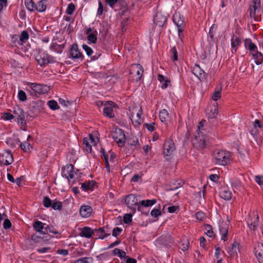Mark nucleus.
<instances>
[{
    "label": "nucleus",
    "mask_w": 263,
    "mask_h": 263,
    "mask_svg": "<svg viewBox=\"0 0 263 263\" xmlns=\"http://www.w3.org/2000/svg\"><path fill=\"white\" fill-rule=\"evenodd\" d=\"M215 163L218 165H226L230 160V154L229 152L218 151L214 153Z\"/></svg>",
    "instance_id": "nucleus-1"
},
{
    "label": "nucleus",
    "mask_w": 263,
    "mask_h": 263,
    "mask_svg": "<svg viewBox=\"0 0 263 263\" xmlns=\"http://www.w3.org/2000/svg\"><path fill=\"white\" fill-rule=\"evenodd\" d=\"M125 203L133 213L136 212V206L138 207V210L141 211L140 201L138 200L137 197L134 194H130L126 196L125 198Z\"/></svg>",
    "instance_id": "nucleus-2"
},
{
    "label": "nucleus",
    "mask_w": 263,
    "mask_h": 263,
    "mask_svg": "<svg viewBox=\"0 0 263 263\" xmlns=\"http://www.w3.org/2000/svg\"><path fill=\"white\" fill-rule=\"evenodd\" d=\"M253 7L250 8V15L254 18L255 22L260 21L261 20L260 0H253Z\"/></svg>",
    "instance_id": "nucleus-3"
},
{
    "label": "nucleus",
    "mask_w": 263,
    "mask_h": 263,
    "mask_svg": "<svg viewBox=\"0 0 263 263\" xmlns=\"http://www.w3.org/2000/svg\"><path fill=\"white\" fill-rule=\"evenodd\" d=\"M194 147L198 149H202L205 145V136L202 132L196 131L194 138L192 140Z\"/></svg>",
    "instance_id": "nucleus-4"
},
{
    "label": "nucleus",
    "mask_w": 263,
    "mask_h": 263,
    "mask_svg": "<svg viewBox=\"0 0 263 263\" xmlns=\"http://www.w3.org/2000/svg\"><path fill=\"white\" fill-rule=\"evenodd\" d=\"M112 137L117 143L120 145L124 144L125 140V136L124 132L120 128H115L112 130Z\"/></svg>",
    "instance_id": "nucleus-5"
},
{
    "label": "nucleus",
    "mask_w": 263,
    "mask_h": 263,
    "mask_svg": "<svg viewBox=\"0 0 263 263\" xmlns=\"http://www.w3.org/2000/svg\"><path fill=\"white\" fill-rule=\"evenodd\" d=\"M173 20L178 27V34L179 37H181L185 25L183 17L179 13H176L173 15Z\"/></svg>",
    "instance_id": "nucleus-6"
},
{
    "label": "nucleus",
    "mask_w": 263,
    "mask_h": 263,
    "mask_svg": "<svg viewBox=\"0 0 263 263\" xmlns=\"http://www.w3.org/2000/svg\"><path fill=\"white\" fill-rule=\"evenodd\" d=\"M141 107H140L138 109L136 107L133 109V111L130 115V118L131 121L136 126L140 125L142 122V120L141 118Z\"/></svg>",
    "instance_id": "nucleus-7"
},
{
    "label": "nucleus",
    "mask_w": 263,
    "mask_h": 263,
    "mask_svg": "<svg viewBox=\"0 0 263 263\" xmlns=\"http://www.w3.org/2000/svg\"><path fill=\"white\" fill-rule=\"evenodd\" d=\"M229 223V220L228 218L226 221L223 220L222 221H220L219 222V231L221 234V239L224 241H226L227 240Z\"/></svg>",
    "instance_id": "nucleus-8"
},
{
    "label": "nucleus",
    "mask_w": 263,
    "mask_h": 263,
    "mask_svg": "<svg viewBox=\"0 0 263 263\" xmlns=\"http://www.w3.org/2000/svg\"><path fill=\"white\" fill-rule=\"evenodd\" d=\"M36 60L41 66L54 62L53 57L45 53H43L36 56Z\"/></svg>",
    "instance_id": "nucleus-9"
},
{
    "label": "nucleus",
    "mask_w": 263,
    "mask_h": 263,
    "mask_svg": "<svg viewBox=\"0 0 263 263\" xmlns=\"http://www.w3.org/2000/svg\"><path fill=\"white\" fill-rule=\"evenodd\" d=\"M163 154L165 156H171L175 149L174 141L172 139L167 140L163 145Z\"/></svg>",
    "instance_id": "nucleus-10"
},
{
    "label": "nucleus",
    "mask_w": 263,
    "mask_h": 263,
    "mask_svg": "<svg viewBox=\"0 0 263 263\" xmlns=\"http://www.w3.org/2000/svg\"><path fill=\"white\" fill-rule=\"evenodd\" d=\"M14 114V117L17 118V122L22 126H25L26 125V120L25 119V114L23 110L19 107H17L14 108L13 111Z\"/></svg>",
    "instance_id": "nucleus-11"
},
{
    "label": "nucleus",
    "mask_w": 263,
    "mask_h": 263,
    "mask_svg": "<svg viewBox=\"0 0 263 263\" xmlns=\"http://www.w3.org/2000/svg\"><path fill=\"white\" fill-rule=\"evenodd\" d=\"M259 217L258 215L253 213V215L250 216V218L248 220V225L251 230L255 231L258 227Z\"/></svg>",
    "instance_id": "nucleus-12"
},
{
    "label": "nucleus",
    "mask_w": 263,
    "mask_h": 263,
    "mask_svg": "<svg viewBox=\"0 0 263 263\" xmlns=\"http://www.w3.org/2000/svg\"><path fill=\"white\" fill-rule=\"evenodd\" d=\"M104 105L105 107L103 110L104 115L110 118L114 117L115 115L111 106H115L116 104L112 101H106Z\"/></svg>",
    "instance_id": "nucleus-13"
},
{
    "label": "nucleus",
    "mask_w": 263,
    "mask_h": 263,
    "mask_svg": "<svg viewBox=\"0 0 263 263\" xmlns=\"http://www.w3.org/2000/svg\"><path fill=\"white\" fill-rule=\"evenodd\" d=\"M240 252L239 250V243L236 241H235L229 248L228 250V253L229 254L228 257L231 258H234L235 257H238V253Z\"/></svg>",
    "instance_id": "nucleus-14"
},
{
    "label": "nucleus",
    "mask_w": 263,
    "mask_h": 263,
    "mask_svg": "<svg viewBox=\"0 0 263 263\" xmlns=\"http://www.w3.org/2000/svg\"><path fill=\"white\" fill-rule=\"evenodd\" d=\"M31 88L35 92L39 94H44L47 93L49 90V87L46 85H42L36 83H32Z\"/></svg>",
    "instance_id": "nucleus-15"
},
{
    "label": "nucleus",
    "mask_w": 263,
    "mask_h": 263,
    "mask_svg": "<svg viewBox=\"0 0 263 263\" xmlns=\"http://www.w3.org/2000/svg\"><path fill=\"white\" fill-rule=\"evenodd\" d=\"M254 254L259 263H263V244L258 243L254 247Z\"/></svg>",
    "instance_id": "nucleus-16"
},
{
    "label": "nucleus",
    "mask_w": 263,
    "mask_h": 263,
    "mask_svg": "<svg viewBox=\"0 0 263 263\" xmlns=\"http://www.w3.org/2000/svg\"><path fill=\"white\" fill-rule=\"evenodd\" d=\"M62 174L65 176L68 180L72 179L73 178V166L72 164H68L63 167L62 170Z\"/></svg>",
    "instance_id": "nucleus-17"
},
{
    "label": "nucleus",
    "mask_w": 263,
    "mask_h": 263,
    "mask_svg": "<svg viewBox=\"0 0 263 263\" xmlns=\"http://www.w3.org/2000/svg\"><path fill=\"white\" fill-rule=\"evenodd\" d=\"M70 58L72 59H83V55L79 50L78 45L74 44L72 45L70 51Z\"/></svg>",
    "instance_id": "nucleus-18"
},
{
    "label": "nucleus",
    "mask_w": 263,
    "mask_h": 263,
    "mask_svg": "<svg viewBox=\"0 0 263 263\" xmlns=\"http://www.w3.org/2000/svg\"><path fill=\"white\" fill-rule=\"evenodd\" d=\"M192 72L200 80H202L205 77L204 71L201 69L199 65H195L193 67L192 69Z\"/></svg>",
    "instance_id": "nucleus-19"
},
{
    "label": "nucleus",
    "mask_w": 263,
    "mask_h": 263,
    "mask_svg": "<svg viewBox=\"0 0 263 263\" xmlns=\"http://www.w3.org/2000/svg\"><path fill=\"white\" fill-rule=\"evenodd\" d=\"M143 72L142 67L140 64H137L132 65L130 69V74H134L136 73L138 76L137 80H140L142 76V73Z\"/></svg>",
    "instance_id": "nucleus-20"
},
{
    "label": "nucleus",
    "mask_w": 263,
    "mask_h": 263,
    "mask_svg": "<svg viewBox=\"0 0 263 263\" xmlns=\"http://www.w3.org/2000/svg\"><path fill=\"white\" fill-rule=\"evenodd\" d=\"M220 197L222 199L229 200H230L232 196V192L227 187H224L221 189L219 194Z\"/></svg>",
    "instance_id": "nucleus-21"
},
{
    "label": "nucleus",
    "mask_w": 263,
    "mask_h": 263,
    "mask_svg": "<svg viewBox=\"0 0 263 263\" xmlns=\"http://www.w3.org/2000/svg\"><path fill=\"white\" fill-rule=\"evenodd\" d=\"M158 241L159 243L166 246H169L170 244L174 242L173 239L171 237V235L168 234L162 235L158 239Z\"/></svg>",
    "instance_id": "nucleus-22"
},
{
    "label": "nucleus",
    "mask_w": 263,
    "mask_h": 263,
    "mask_svg": "<svg viewBox=\"0 0 263 263\" xmlns=\"http://www.w3.org/2000/svg\"><path fill=\"white\" fill-rule=\"evenodd\" d=\"M49 239L48 235H40V233L39 234H34L31 236V240L35 243L44 242Z\"/></svg>",
    "instance_id": "nucleus-23"
},
{
    "label": "nucleus",
    "mask_w": 263,
    "mask_h": 263,
    "mask_svg": "<svg viewBox=\"0 0 263 263\" xmlns=\"http://www.w3.org/2000/svg\"><path fill=\"white\" fill-rule=\"evenodd\" d=\"M166 21L165 16L161 13H157L154 18V23L159 27H162Z\"/></svg>",
    "instance_id": "nucleus-24"
},
{
    "label": "nucleus",
    "mask_w": 263,
    "mask_h": 263,
    "mask_svg": "<svg viewBox=\"0 0 263 263\" xmlns=\"http://www.w3.org/2000/svg\"><path fill=\"white\" fill-rule=\"evenodd\" d=\"M92 212V208L89 205H82L80 209V214L83 217H88Z\"/></svg>",
    "instance_id": "nucleus-25"
},
{
    "label": "nucleus",
    "mask_w": 263,
    "mask_h": 263,
    "mask_svg": "<svg viewBox=\"0 0 263 263\" xmlns=\"http://www.w3.org/2000/svg\"><path fill=\"white\" fill-rule=\"evenodd\" d=\"M2 157L4 159H5V164L6 165L11 164L13 161L12 154L9 151H5L2 154Z\"/></svg>",
    "instance_id": "nucleus-26"
},
{
    "label": "nucleus",
    "mask_w": 263,
    "mask_h": 263,
    "mask_svg": "<svg viewBox=\"0 0 263 263\" xmlns=\"http://www.w3.org/2000/svg\"><path fill=\"white\" fill-rule=\"evenodd\" d=\"M241 43V40L237 36H233L231 39V46L232 47V52H235L236 51L237 47Z\"/></svg>",
    "instance_id": "nucleus-27"
},
{
    "label": "nucleus",
    "mask_w": 263,
    "mask_h": 263,
    "mask_svg": "<svg viewBox=\"0 0 263 263\" xmlns=\"http://www.w3.org/2000/svg\"><path fill=\"white\" fill-rule=\"evenodd\" d=\"M245 46L252 52H256V46L251 41L250 39H246L245 41Z\"/></svg>",
    "instance_id": "nucleus-28"
},
{
    "label": "nucleus",
    "mask_w": 263,
    "mask_h": 263,
    "mask_svg": "<svg viewBox=\"0 0 263 263\" xmlns=\"http://www.w3.org/2000/svg\"><path fill=\"white\" fill-rule=\"evenodd\" d=\"M44 225L45 224L42 222L41 221H36L33 223V227L35 230L36 232H39L40 235H44V231L43 230H44L45 229Z\"/></svg>",
    "instance_id": "nucleus-29"
},
{
    "label": "nucleus",
    "mask_w": 263,
    "mask_h": 263,
    "mask_svg": "<svg viewBox=\"0 0 263 263\" xmlns=\"http://www.w3.org/2000/svg\"><path fill=\"white\" fill-rule=\"evenodd\" d=\"M93 233H96V236H98L99 238L104 239L105 237L108 236L110 234L105 233V228H101L98 229H95Z\"/></svg>",
    "instance_id": "nucleus-30"
},
{
    "label": "nucleus",
    "mask_w": 263,
    "mask_h": 263,
    "mask_svg": "<svg viewBox=\"0 0 263 263\" xmlns=\"http://www.w3.org/2000/svg\"><path fill=\"white\" fill-rule=\"evenodd\" d=\"M92 234H93V231L91 228L89 227H84L83 228L80 235L83 237L90 238L92 236Z\"/></svg>",
    "instance_id": "nucleus-31"
},
{
    "label": "nucleus",
    "mask_w": 263,
    "mask_h": 263,
    "mask_svg": "<svg viewBox=\"0 0 263 263\" xmlns=\"http://www.w3.org/2000/svg\"><path fill=\"white\" fill-rule=\"evenodd\" d=\"M252 54L257 65H259L262 63L263 61V55L261 52H258L256 50V52H252Z\"/></svg>",
    "instance_id": "nucleus-32"
},
{
    "label": "nucleus",
    "mask_w": 263,
    "mask_h": 263,
    "mask_svg": "<svg viewBox=\"0 0 263 263\" xmlns=\"http://www.w3.org/2000/svg\"><path fill=\"white\" fill-rule=\"evenodd\" d=\"M159 118L161 121L163 122L168 121L170 118L167 111L165 109L161 110L159 113Z\"/></svg>",
    "instance_id": "nucleus-33"
},
{
    "label": "nucleus",
    "mask_w": 263,
    "mask_h": 263,
    "mask_svg": "<svg viewBox=\"0 0 263 263\" xmlns=\"http://www.w3.org/2000/svg\"><path fill=\"white\" fill-rule=\"evenodd\" d=\"M46 2V0H42L39 1L37 5L35 6V9L41 12L45 11L46 9V5H45Z\"/></svg>",
    "instance_id": "nucleus-34"
},
{
    "label": "nucleus",
    "mask_w": 263,
    "mask_h": 263,
    "mask_svg": "<svg viewBox=\"0 0 263 263\" xmlns=\"http://www.w3.org/2000/svg\"><path fill=\"white\" fill-rule=\"evenodd\" d=\"M25 5L30 11H33L35 9V4L32 0H25Z\"/></svg>",
    "instance_id": "nucleus-35"
},
{
    "label": "nucleus",
    "mask_w": 263,
    "mask_h": 263,
    "mask_svg": "<svg viewBox=\"0 0 263 263\" xmlns=\"http://www.w3.org/2000/svg\"><path fill=\"white\" fill-rule=\"evenodd\" d=\"M222 90V87L220 86L217 88L212 96V99L214 101H217L221 97V92Z\"/></svg>",
    "instance_id": "nucleus-36"
},
{
    "label": "nucleus",
    "mask_w": 263,
    "mask_h": 263,
    "mask_svg": "<svg viewBox=\"0 0 263 263\" xmlns=\"http://www.w3.org/2000/svg\"><path fill=\"white\" fill-rule=\"evenodd\" d=\"M97 31L96 30H95L92 33H91L90 34H88L87 35V39L89 41V42L92 43L93 44H95L97 42Z\"/></svg>",
    "instance_id": "nucleus-37"
},
{
    "label": "nucleus",
    "mask_w": 263,
    "mask_h": 263,
    "mask_svg": "<svg viewBox=\"0 0 263 263\" xmlns=\"http://www.w3.org/2000/svg\"><path fill=\"white\" fill-rule=\"evenodd\" d=\"M156 202V200L155 199L142 200L140 201V206L142 205L147 207L154 205Z\"/></svg>",
    "instance_id": "nucleus-38"
},
{
    "label": "nucleus",
    "mask_w": 263,
    "mask_h": 263,
    "mask_svg": "<svg viewBox=\"0 0 263 263\" xmlns=\"http://www.w3.org/2000/svg\"><path fill=\"white\" fill-rule=\"evenodd\" d=\"M20 147L25 152H28L30 151V149L32 148L30 143L28 141H25L24 143L20 144Z\"/></svg>",
    "instance_id": "nucleus-39"
},
{
    "label": "nucleus",
    "mask_w": 263,
    "mask_h": 263,
    "mask_svg": "<svg viewBox=\"0 0 263 263\" xmlns=\"http://www.w3.org/2000/svg\"><path fill=\"white\" fill-rule=\"evenodd\" d=\"M89 140L87 138H84L83 139V144H84V148L86 151L88 153H91V146L89 144Z\"/></svg>",
    "instance_id": "nucleus-40"
},
{
    "label": "nucleus",
    "mask_w": 263,
    "mask_h": 263,
    "mask_svg": "<svg viewBox=\"0 0 263 263\" xmlns=\"http://www.w3.org/2000/svg\"><path fill=\"white\" fill-rule=\"evenodd\" d=\"M113 254L114 255H118L120 258H124L126 257V253L117 248H116L113 250Z\"/></svg>",
    "instance_id": "nucleus-41"
},
{
    "label": "nucleus",
    "mask_w": 263,
    "mask_h": 263,
    "mask_svg": "<svg viewBox=\"0 0 263 263\" xmlns=\"http://www.w3.org/2000/svg\"><path fill=\"white\" fill-rule=\"evenodd\" d=\"M48 232H50L55 234H58L59 232L55 230H53V228L52 227H50L49 226H47L45 228L44 231L43 232V234L45 235H47V234L48 233Z\"/></svg>",
    "instance_id": "nucleus-42"
},
{
    "label": "nucleus",
    "mask_w": 263,
    "mask_h": 263,
    "mask_svg": "<svg viewBox=\"0 0 263 263\" xmlns=\"http://www.w3.org/2000/svg\"><path fill=\"white\" fill-rule=\"evenodd\" d=\"M49 107L52 110H56L59 108L57 102L54 100H50L48 102Z\"/></svg>",
    "instance_id": "nucleus-43"
},
{
    "label": "nucleus",
    "mask_w": 263,
    "mask_h": 263,
    "mask_svg": "<svg viewBox=\"0 0 263 263\" xmlns=\"http://www.w3.org/2000/svg\"><path fill=\"white\" fill-rule=\"evenodd\" d=\"M75 9L76 7L74 5L73 3H70L67 7L66 13L69 15H71L75 10Z\"/></svg>",
    "instance_id": "nucleus-44"
},
{
    "label": "nucleus",
    "mask_w": 263,
    "mask_h": 263,
    "mask_svg": "<svg viewBox=\"0 0 263 263\" xmlns=\"http://www.w3.org/2000/svg\"><path fill=\"white\" fill-rule=\"evenodd\" d=\"M29 38V34L27 31H23L21 35L20 40L22 42H24L26 41H27Z\"/></svg>",
    "instance_id": "nucleus-45"
},
{
    "label": "nucleus",
    "mask_w": 263,
    "mask_h": 263,
    "mask_svg": "<svg viewBox=\"0 0 263 263\" xmlns=\"http://www.w3.org/2000/svg\"><path fill=\"white\" fill-rule=\"evenodd\" d=\"M170 186L172 187L170 190H174L181 187L182 186V183L181 182H178L177 181H175L174 182H171Z\"/></svg>",
    "instance_id": "nucleus-46"
},
{
    "label": "nucleus",
    "mask_w": 263,
    "mask_h": 263,
    "mask_svg": "<svg viewBox=\"0 0 263 263\" xmlns=\"http://www.w3.org/2000/svg\"><path fill=\"white\" fill-rule=\"evenodd\" d=\"M43 204L46 208H49L51 206L52 202L48 197L46 196L44 198Z\"/></svg>",
    "instance_id": "nucleus-47"
},
{
    "label": "nucleus",
    "mask_w": 263,
    "mask_h": 263,
    "mask_svg": "<svg viewBox=\"0 0 263 263\" xmlns=\"http://www.w3.org/2000/svg\"><path fill=\"white\" fill-rule=\"evenodd\" d=\"M123 221L125 223H129L132 221V214H126L123 217Z\"/></svg>",
    "instance_id": "nucleus-48"
},
{
    "label": "nucleus",
    "mask_w": 263,
    "mask_h": 263,
    "mask_svg": "<svg viewBox=\"0 0 263 263\" xmlns=\"http://www.w3.org/2000/svg\"><path fill=\"white\" fill-rule=\"evenodd\" d=\"M205 229L206 231V234L209 237H212L213 234V229L211 226L209 224H206L205 226Z\"/></svg>",
    "instance_id": "nucleus-49"
},
{
    "label": "nucleus",
    "mask_w": 263,
    "mask_h": 263,
    "mask_svg": "<svg viewBox=\"0 0 263 263\" xmlns=\"http://www.w3.org/2000/svg\"><path fill=\"white\" fill-rule=\"evenodd\" d=\"M18 97L20 100L22 101H24L27 99V96L26 93L25 92V91L22 90L18 91Z\"/></svg>",
    "instance_id": "nucleus-50"
},
{
    "label": "nucleus",
    "mask_w": 263,
    "mask_h": 263,
    "mask_svg": "<svg viewBox=\"0 0 263 263\" xmlns=\"http://www.w3.org/2000/svg\"><path fill=\"white\" fill-rule=\"evenodd\" d=\"M151 215L153 217H157L161 215V213L159 209H154L151 211Z\"/></svg>",
    "instance_id": "nucleus-51"
},
{
    "label": "nucleus",
    "mask_w": 263,
    "mask_h": 263,
    "mask_svg": "<svg viewBox=\"0 0 263 263\" xmlns=\"http://www.w3.org/2000/svg\"><path fill=\"white\" fill-rule=\"evenodd\" d=\"M82 47H83V49L86 51L87 54L88 56H90L92 54L93 51L90 47H89V46H88L87 45H85V44L83 45Z\"/></svg>",
    "instance_id": "nucleus-52"
},
{
    "label": "nucleus",
    "mask_w": 263,
    "mask_h": 263,
    "mask_svg": "<svg viewBox=\"0 0 263 263\" xmlns=\"http://www.w3.org/2000/svg\"><path fill=\"white\" fill-rule=\"evenodd\" d=\"M51 206L54 210H60L62 207V205L61 202H55L52 204Z\"/></svg>",
    "instance_id": "nucleus-53"
},
{
    "label": "nucleus",
    "mask_w": 263,
    "mask_h": 263,
    "mask_svg": "<svg viewBox=\"0 0 263 263\" xmlns=\"http://www.w3.org/2000/svg\"><path fill=\"white\" fill-rule=\"evenodd\" d=\"M122 229L119 227H116L113 229L112 235L115 237H117L120 233L122 232Z\"/></svg>",
    "instance_id": "nucleus-54"
},
{
    "label": "nucleus",
    "mask_w": 263,
    "mask_h": 263,
    "mask_svg": "<svg viewBox=\"0 0 263 263\" xmlns=\"http://www.w3.org/2000/svg\"><path fill=\"white\" fill-rule=\"evenodd\" d=\"M117 6H119L121 9H123V11H124L125 9H126V3L124 1H118Z\"/></svg>",
    "instance_id": "nucleus-55"
},
{
    "label": "nucleus",
    "mask_w": 263,
    "mask_h": 263,
    "mask_svg": "<svg viewBox=\"0 0 263 263\" xmlns=\"http://www.w3.org/2000/svg\"><path fill=\"white\" fill-rule=\"evenodd\" d=\"M196 217L199 220H202L205 217L204 213L202 212H198L196 214Z\"/></svg>",
    "instance_id": "nucleus-56"
},
{
    "label": "nucleus",
    "mask_w": 263,
    "mask_h": 263,
    "mask_svg": "<svg viewBox=\"0 0 263 263\" xmlns=\"http://www.w3.org/2000/svg\"><path fill=\"white\" fill-rule=\"evenodd\" d=\"M11 226V223L8 219H6L3 223V227L5 229H9Z\"/></svg>",
    "instance_id": "nucleus-57"
},
{
    "label": "nucleus",
    "mask_w": 263,
    "mask_h": 263,
    "mask_svg": "<svg viewBox=\"0 0 263 263\" xmlns=\"http://www.w3.org/2000/svg\"><path fill=\"white\" fill-rule=\"evenodd\" d=\"M118 0H105L106 3L108 4L112 8H114V6L117 4Z\"/></svg>",
    "instance_id": "nucleus-58"
},
{
    "label": "nucleus",
    "mask_w": 263,
    "mask_h": 263,
    "mask_svg": "<svg viewBox=\"0 0 263 263\" xmlns=\"http://www.w3.org/2000/svg\"><path fill=\"white\" fill-rule=\"evenodd\" d=\"M172 52L173 53V61H177L178 60L177 51L175 47H173L172 49Z\"/></svg>",
    "instance_id": "nucleus-59"
},
{
    "label": "nucleus",
    "mask_w": 263,
    "mask_h": 263,
    "mask_svg": "<svg viewBox=\"0 0 263 263\" xmlns=\"http://www.w3.org/2000/svg\"><path fill=\"white\" fill-rule=\"evenodd\" d=\"M103 12V5L101 1L99 2V8L98 9L97 14L101 15Z\"/></svg>",
    "instance_id": "nucleus-60"
},
{
    "label": "nucleus",
    "mask_w": 263,
    "mask_h": 263,
    "mask_svg": "<svg viewBox=\"0 0 263 263\" xmlns=\"http://www.w3.org/2000/svg\"><path fill=\"white\" fill-rule=\"evenodd\" d=\"M255 181L260 185L263 184V176H256L255 177Z\"/></svg>",
    "instance_id": "nucleus-61"
},
{
    "label": "nucleus",
    "mask_w": 263,
    "mask_h": 263,
    "mask_svg": "<svg viewBox=\"0 0 263 263\" xmlns=\"http://www.w3.org/2000/svg\"><path fill=\"white\" fill-rule=\"evenodd\" d=\"M155 124V123L154 122L151 124L145 123L144 124V125L147 127V129L149 131L152 132L155 129V128L154 126Z\"/></svg>",
    "instance_id": "nucleus-62"
},
{
    "label": "nucleus",
    "mask_w": 263,
    "mask_h": 263,
    "mask_svg": "<svg viewBox=\"0 0 263 263\" xmlns=\"http://www.w3.org/2000/svg\"><path fill=\"white\" fill-rule=\"evenodd\" d=\"M3 118H4L5 120H10L13 119V118H14V115H13L10 113L7 112V113H5L4 114Z\"/></svg>",
    "instance_id": "nucleus-63"
},
{
    "label": "nucleus",
    "mask_w": 263,
    "mask_h": 263,
    "mask_svg": "<svg viewBox=\"0 0 263 263\" xmlns=\"http://www.w3.org/2000/svg\"><path fill=\"white\" fill-rule=\"evenodd\" d=\"M7 0H0V12L2 11L4 7L7 5Z\"/></svg>",
    "instance_id": "nucleus-64"
}]
</instances>
